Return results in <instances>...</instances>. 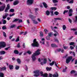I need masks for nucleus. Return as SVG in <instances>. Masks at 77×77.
<instances>
[{
  "label": "nucleus",
  "instance_id": "obj_1",
  "mask_svg": "<svg viewBox=\"0 0 77 77\" xmlns=\"http://www.w3.org/2000/svg\"><path fill=\"white\" fill-rule=\"evenodd\" d=\"M41 50L40 49H38L35 52V53H34L32 55V61L33 62L36 60V58L35 57L36 56H38L40 54H41V52H39Z\"/></svg>",
  "mask_w": 77,
  "mask_h": 77
},
{
  "label": "nucleus",
  "instance_id": "obj_2",
  "mask_svg": "<svg viewBox=\"0 0 77 77\" xmlns=\"http://www.w3.org/2000/svg\"><path fill=\"white\" fill-rule=\"evenodd\" d=\"M31 45L32 47H39V45L38 42L36 41V39H35L33 40V43Z\"/></svg>",
  "mask_w": 77,
  "mask_h": 77
},
{
  "label": "nucleus",
  "instance_id": "obj_3",
  "mask_svg": "<svg viewBox=\"0 0 77 77\" xmlns=\"http://www.w3.org/2000/svg\"><path fill=\"white\" fill-rule=\"evenodd\" d=\"M40 71L39 70H36L34 71V73L35 74L34 75V77H38L40 75Z\"/></svg>",
  "mask_w": 77,
  "mask_h": 77
},
{
  "label": "nucleus",
  "instance_id": "obj_4",
  "mask_svg": "<svg viewBox=\"0 0 77 77\" xmlns=\"http://www.w3.org/2000/svg\"><path fill=\"white\" fill-rule=\"evenodd\" d=\"M6 47V44L4 42H0V49H1V48H4Z\"/></svg>",
  "mask_w": 77,
  "mask_h": 77
},
{
  "label": "nucleus",
  "instance_id": "obj_5",
  "mask_svg": "<svg viewBox=\"0 0 77 77\" xmlns=\"http://www.w3.org/2000/svg\"><path fill=\"white\" fill-rule=\"evenodd\" d=\"M33 3V0H27V4L28 5H32Z\"/></svg>",
  "mask_w": 77,
  "mask_h": 77
},
{
  "label": "nucleus",
  "instance_id": "obj_6",
  "mask_svg": "<svg viewBox=\"0 0 77 77\" xmlns=\"http://www.w3.org/2000/svg\"><path fill=\"white\" fill-rule=\"evenodd\" d=\"M72 59V57H69L66 60V63H69V62H70V60Z\"/></svg>",
  "mask_w": 77,
  "mask_h": 77
},
{
  "label": "nucleus",
  "instance_id": "obj_7",
  "mask_svg": "<svg viewBox=\"0 0 77 77\" xmlns=\"http://www.w3.org/2000/svg\"><path fill=\"white\" fill-rule=\"evenodd\" d=\"M73 10L72 9H70L69 10V11L68 12V14H69V17H71L72 16V13L73 12Z\"/></svg>",
  "mask_w": 77,
  "mask_h": 77
},
{
  "label": "nucleus",
  "instance_id": "obj_8",
  "mask_svg": "<svg viewBox=\"0 0 77 77\" xmlns=\"http://www.w3.org/2000/svg\"><path fill=\"white\" fill-rule=\"evenodd\" d=\"M54 63H55V65L57 67H58V66H57V64L56 63V62L54 61H53L51 63H50L49 65H51V66H52L54 65Z\"/></svg>",
  "mask_w": 77,
  "mask_h": 77
},
{
  "label": "nucleus",
  "instance_id": "obj_9",
  "mask_svg": "<svg viewBox=\"0 0 77 77\" xmlns=\"http://www.w3.org/2000/svg\"><path fill=\"white\" fill-rule=\"evenodd\" d=\"M10 5H9V4H8L7 5V7L5 10V12H8V10L10 9Z\"/></svg>",
  "mask_w": 77,
  "mask_h": 77
},
{
  "label": "nucleus",
  "instance_id": "obj_10",
  "mask_svg": "<svg viewBox=\"0 0 77 77\" xmlns=\"http://www.w3.org/2000/svg\"><path fill=\"white\" fill-rule=\"evenodd\" d=\"M6 8V5H4L3 6H1L0 8L1 9V11H3V10L5 9Z\"/></svg>",
  "mask_w": 77,
  "mask_h": 77
},
{
  "label": "nucleus",
  "instance_id": "obj_11",
  "mask_svg": "<svg viewBox=\"0 0 77 77\" xmlns=\"http://www.w3.org/2000/svg\"><path fill=\"white\" fill-rule=\"evenodd\" d=\"M19 3V1L18 0H15L13 2V5L15 6V5H17Z\"/></svg>",
  "mask_w": 77,
  "mask_h": 77
},
{
  "label": "nucleus",
  "instance_id": "obj_12",
  "mask_svg": "<svg viewBox=\"0 0 77 77\" xmlns=\"http://www.w3.org/2000/svg\"><path fill=\"white\" fill-rule=\"evenodd\" d=\"M28 16L30 18H31V19H33L36 18V16H35L33 15H29Z\"/></svg>",
  "mask_w": 77,
  "mask_h": 77
},
{
  "label": "nucleus",
  "instance_id": "obj_13",
  "mask_svg": "<svg viewBox=\"0 0 77 77\" xmlns=\"http://www.w3.org/2000/svg\"><path fill=\"white\" fill-rule=\"evenodd\" d=\"M6 53V52L4 51H0V55H3Z\"/></svg>",
  "mask_w": 77,
  "mask_h": 77
},
{
  "label": "nucleus",
  "instance_id": "obj_14",
  "mask_svg": "<svg viewBox=\"0 0 77 77\" xmlns=\"http://www.w3.org/2000/svg\"><path fill=\"white\" fill-rule=\"evenodd\" d=\"M0 69H1L2 71H6V67L4 66L2 68H0Z\"/></svg>",
  "mask_w": 77,
  "mask_h": 77
},
{
  "label": "nucleus",
  "instance_id": "obj_15",
  "mask_svg": "<svg viewBox=\"0 0 77 77\" xmlns=\"http://www.w3.org/2000/svg\"><path fill=\"white\" fill-rule=\"evenodd\" d=\"M43 4L45 8H48V6L46 3L45 2H43Z\"/></svg>",
  "mask_w": 77,
  "mask_h": 77
},
{
  "label": "nucleus",
  "instance_id": "obj_16",
  "mask_svg": "<svg viewBox=\"0 0 77 77\" xmlns=\"http://www.w3.org/2000/svg\"><path fill=\"white\" fill-rule=\"evenodd\" d=\"M16 60L17 61L18 63L19 64H20V63H21V60H20V59L17 58Z\"/></svg>",
  "mask_w": 77,
  "mask_h": 77
},
{
  "label": "nucleus",
  "instance_id": "obj_17",
  "mask_svg": "<svg viewBox=\"0 0 77 77\" xmlns=\"http://www.w3.org/2000/svg\"><path fill=\"white\" fill-rule=\"evenodd\" d=\"M50 13L48 10H47L46 12V15H47L48 16V15H50Z\"/></svg>",
  "mask_w": 77,
  "mask_h": 77
},
{
  "label": "nucleus",
  "instance_id": "obj_18",
  "mask_svg": "<svg viewBox=\"0 0 77 77\" xmlns=\"http://www.w3.org/2000/svg\"><path fill=\"white\" fill-rule=\"evenodd\" d=\"M32 21L33 22V23H34V24H38V22L35 21V20H32Z\"/></svg>",
  "mask_w": 77,
  "mask_h": 77
},
{
  "label": "nucleus",
  "instance_id": "obj_19",
  "mask_svg": "<svg viewBox=\"0 0 77 77\" xmlns=\"http://www.w3.org/2000/svg\"><path fill=\"white\" fill-rule=\"evenodd\" d=\"M9 68L11 70L13 69H14V66L11 65H9Z\"/></svg>",
  "mask_w": 77,
  "mask_h": 77
},
{
  "label": "nucleus",
  "instance_id": "obj_20",
  "mask_svg": "<svg viewBox=\"0 0 77 77\" xmlns=\"http://www.w3.org/2000/svg\"><path fill=\"white\" fill-rule=\"evenodd\" d=\"M52 47H57V45L55 44H52L51 45Z\"/></svg>",
  "mask_w": 77,
  "mask_h": 77
},
{
  "label": "nucleus",
  "instance_id": "obj_21",
  "mask_svg": "<svg viewBox=\"0 0 77 77\" xmlns=\"http://www.w3.org/2000/svg\"><path fill=\"white\" fill-rule=\"evenodd\" d=\"M18 20H19V19L16 18L13 21H12V22H13V23H14V22H17L18 21Z\"/></svg>",
  "mask_w": 77,
  "mask_h": 77
},
{
  "label": "nucleus",
  "instance_id": "obj_22",
  "mask_svg": "<svg viewBox=\"0 0 77 77\" xmlns=\"http://www.w3.org/2000/svg\"><path fill=\"white\" fill-rule=\"evenodd\" d=\"M58 74L57 73H56V74H54L53 75V77H58Z\"/></svg>",
  "mask_w": 77,
  "mask_h": 77
},
{
  "label": "nucleus",
  "instance_id": "obj_23",
  "mask_svg": "<svg viewBox=\"0 0 77 77\" xmlns=\"http://www.w3.org/2000/svg\"><path fill=\"white\" fill-rule=\"evenodd\" d=\"M46 69L47 70V71H50L51 69V67H47L46 68Z\"/></svg>",
  "mask_w": 77,
  "mask_h": 77
},
{
  "label": "nucleus",
  "instance_id": "obj_24",
  "mask_svg": "<svg viewBox=\"0 0 77 77\" xmlns=\"http://www.w3.org/2000/svg\"><path fill=\"white\" fill-rule=\"evenodd\" d=\"M54 19L56 20H62V18H54Z\"/></svg>",
  "mask_w": 77,
  "mask_h": 77
},
{
  "label": "nucleus",
  "instance_id": "obj_25",
  "mask_svg": "<svg viewBox=\"0 0 77 77\" xmlns=\"http://www.w3.org/2000/svg\"><path fill=\"white\" fill-rule=\"evenodd\" d=\"M19 53V52H18V51L17 50H15L14 51V53H15L16 54H18Z\"/></svg>",
  "mask_w": 77,
  "mask_h": 77
},
{
  "label": "nucleus",
  "instance_id": "obj_26",
  "mask_svg": "<svg viewBox=\"0 0 77 77\" xmlns=\"http://www.w3.org/2000/svg\"><path fill=\"white\" fill-rule=\"evenodd\" d=\"M66 28V27L65 25H63V30H65Z\"/></svg>",
  "mask_w": 77,
  "mask_h": 77
},
{
  "label": "nucleus",
  "instance_id": "obj_27",
  "mask_svg": "<svg viewBox=\"0 0 77 77\" xmlns=\"http://www.w3.org/2000/svg\"><path fill=\"white\" fill-rule=\"evenodd\" d=\"M20 41V37L19 36L17 37V38L16 40L15 41L16 42H18Z\"/></svg>",
  "mask_w": 77,
  "mask_h": 77
},
{
  "label": "nucleus",
  "instance_id": "obj_28",
  "mask_svg": "<svg viewBox=\"0 0 77 77\" xmlns=\"http://www.w3.org/2000/svg\"><path fill=\"white\" fill-rule=\"evenodd\" d=\"M44 63L45 64L47 63V59L45 58L43 60Z\"/></svg>",
  "mask_w": 77,
  "mask_h": 77
},
{
  "label": "nucleus",
  "instance_id": "obj_29",
  "mask_svg": "<svg viewBox=\"0 0 77 77\" xmlns=\"http://www.w3.org/2000/svg\"><path fill=\"white\" fill-rule=\"evenodd\" d=\"M76 72V71H75L74 70H72L71 72L70 73H71V74H74V73H75Z\"/></svg>",
  "mask_w": 77,
  "mask_h": 77
},
{
  "label": "nucleus",
  "instance_id": "obj_30",
  "mask_svg": "<svg viewBox=\"0 0 77 77\" xmlns=\"http://www.w3.org/2000/svg\"><path fill=\"white\" fill-rule=\"evenodd\" d=\"M70 54H72L73 55V56H75V53H74V52H72V51H71L70 53Z\"/></svg>",
  "mask_w": 77,
  "mask_h": 77
},
{
  "label": "nucleus",
  "instance_id": "obj_31",
  "mask_svg": "<svg viewBox=\"0 0 77 77\" xmlns=\"http://www.w3.org/2000/svg\"><path fill=\"white\" fill-rule=\"evenodd\" d=\"M59 13L57 11H55L54 12V14L55 15H57L59 14Z\"/></svg>",
  "mask_w": 77,
  "mask_h": 77
},
{
  "label": "nucleus",
  "instance_id": "obj_32",
  "mask_svg": "<svg viewBox=\"0 0 77 77\" xmlns=\"http://www.w3.org/2000/svg\"><path fill=\"white\" fill-rule=\"evenodd\" d=\"M4 74L2 72L0 73V77H3V75Z\"/></svg>",
  "mask_w": 77,
  "mask_h": 77
},
{
  "label": "nucleus",
  "instance_id": "obj_33",
  "mask_svg": "<svg viewBox=\"0 0 77 77\" xmlns=\"http://www.w3.org/2000/svg\"><path fill=\"white\" fill-rule=\"evenodd\" d=\"M2 29H3V30H5V29H7V28L5 26H2Z\"/></svg>",
  "mask_w": 77,
  "mask_h": 77
},
{
  "label": "nucleus",
  "instance_id": "obj_34",
  "mask_svg": "<svg viewBox=\"0 0 77 77\" xmlns=\"http://www.w3.org/2000/svg\"><path fill=\"white\" fill-rule=\"evenodd\" d=\"M40 36L41 37L43 36V33L42 32H40Z\"/></svg>",
  "mask_w": 77,
  "mask_h": 77
},
{
  "label": "nucleus",
  "instance_id": "obj_35",
  "mask_svg": "<svg viewBox=\"0 0 77 77\" xmlns=\"http://www.w3.org/2000/svg\"><path fill=\"white\" fill-rule=\"evenodd\" d=\"M10 12H14V9H11L10 10Z\"/></svg>",
  "mask_w": 77,
  "mask_h": 77
},
{
  "label": "nucleus",
  "instance_id": "obj_36",
  "mask_svg": "<svg viewBox=\"0 0 77 77\" xmlns=\"http://www.w3.org/2000/svg\"><path fill=\"white\" fill-rule=\"evenodd\" d=\"M74 45V42H71L69 43L70 45Z\"/></svg>",
  "mask_w": 77,
  "mask_h": 77
},
{
  "label": "nucleus",
  "instance_id": "obj_37",
  "mask_svg": "<svg viewBox=\"0 0 77 77\" xmlns=\"http://www.w3.org/2000/svg\"><path fill=\"white\" fill-rule=\"evenodd\" d=\"M44 31L45 32L46 34H47V32H48V30H47V29H45Z\"/></svg>",
  "mask_w": 77,
  "mask_h": 77
},
{
  "label": "nucleus",
  "instance_id": "obj_38",
  "mask_svg": "<svg viewBox=\"0 0 77 77\" xmlns=\"http://www.w3.org/2000/svg\"><path fill=\"white\" fill-rule=\"evenodd\" d=\"M40 43H41L42 44H45V41H42L40 42Z\"/></svg>",
  "mask_w": 77,
  "mask_h": 77
},
{
  "label": "nucleus",
  "instance_id": "obj_39",
  "mask_svg": "<svg viewBox=\"0 0 77 77\" xmlns=\"http://www.w3.org/2000/svg\"><path fill=\"white\" fill-rule=\"evenodd\" d=\"M19 68H20V67H19V66H16L15 67V69H16L17 70L18 69H19Z\"/></svg>",
  "mask_w": 77,
  "mask_h": 77
},
{
  "label": "nucleus",
  "instance_id": "obj_40",
  "mask_svg": "<svg viewBox=\"0 0 77 77\" xmlns=\"http://www.w3.org/2000/svg\"><path fill=\"white\" fill-rule=\"evenodd\" d=\"M68 12V10H66L64 11L63 14H65V13Z\"/></svg>",
  "mask_w": 77,
  "mask_h": 77
},
{
  "label": "nucleus",
  "instance_id": "obj_41",
  "mask_svg": "<svg viewBox=\"0 0 77 77\" xmlns=\"http://www.w3.org/2000/svg\"><path fill=\"white\" fill-rule=\"evenodd\" d=\"M6 20H3V24H6Z\"/></svg>",
  "mask_w": 77,
  "mask_h": 77
},
{
  "label": "nucleus",
  "instance_id": "obj_42",
  "mask_svg": "<svg viewBox=\"0 0 77 77\" xmlns=\"http://www.w3.org/2000/svg\"><path fill=\"white\" fill-rule=\"evenodd\" d=\"M53 2L54 3H57L58 1L57 0H53Z\"/></svg>",
  "mask_w": 77,
  "mask_h": 77
},
{
  "label": "nucleus",
  "instance_id": "obj_43",
  "mask_svg": "<svg viewBox=\"0 0 77 77\" xmlns=\"http://www.w3.org/2000/svg\"><path fill=\"white\" fill-rule=\"evenodd\" d=\"M3 35L4 36V37H6V33L5 32H3Z\"/></svg>",
  "mask_w": 77,
  "mask_h": 77
},
{
  "label": "nucleus",
  "instance_id": "obj_44",
  "mask_svg": "<svg viewBox=\"0 0 77 77\" xmlns=\"http://www.w3.org/2000/svg\"><path fill=\"white\" fill-rule=\"evenodd\" d=\"M17 48H20V43H19L17 45Z\"/></svg>",
  "mask_w": 77,
  "mask_h": 77
},
{
  "label": "nucleus",
  "instance_id": "obj_45",
  "mask_svg": "<svg viewBox=\"0 0 77 77\" xmlns=\"http://www.w3.org/2000/svg\"><path fill=\"white\" fill-rule=\"evenodd\" d=\"M56 7H52L51 8V9L52 10H56Z\"/></svg>",
  "mask_w": 77,
  "mask_h": 77
},
{
  "label": "nucleus",
  "instance_id": "obj_46",
  "mask_svg": "<svg viewBox=\"0 0 77 77\" xmlns=\"http://www.w3.org/2000/svg\"><path fill=\"white\" fill-rule=\"evenodd\" d=\"M25 70H26V71H27V70H28V67H27V66L26 65H25Z\"/></svg>",
  "mask_w": 77,
  "mask_h": 77
},
{
  "label": "nucleus",
  "instance_id": "obj_47",
  "mask_svg": "<svg viewBox=\"0 0 77 77\" xmlns=\"http://www.w3.org/2000/svg\"><path fill=\"white\" fill-rule=\"evenodd\" d=\"M18 22L19 23H23V21L21 19H19V20H18Z\"/></svg>",
  "mask_w": 77,
  "mask_h": 77
},
{
  "label": "nucleus",
  "instance_id": "obj_48",
  "mask_svg": "<svg viewBox=\"0 0 77 77\" xmlns=\"http://www.w3.org/2000/svg\"><path fill=\"white\" fill-rule=\"evenodd\" d=\"M73 2H74V0H71V1L69 2V3L72 4L73 3Z\"/></svg>",
  "mask_w": 77,
  "mask_h": 77
},
{
  "label": "nucleus",
  "instance_id": "obj_49",
  "mask_svg": "<svg viewBox=\"0 0 77 77\" xmlns=\"http://www.w3.org/2000/svg\"><path fill=\"white\" fill-rule=\"evenodd\" d=\"M27 53H28V54H30L32 53V52L31 51H28L27 52Z\"/></svg>",
  "mask_w": 77,
  "mask_h": 77
},
{
  "label": "nucleus",
  "instance_id": "obj_50",
  "mask_svg": "<svg viewBox=\"0 0 77 77\" xmlns=\"http://www.w3.org/2000/svg\"><path fill=\"white\" fill-rule=\"evenodd\" d=\"M46 39L47 40H50V37L48 36H47L46 37Z\"/></svg>",
  "mask_w": 77,
  "mask_h": 77
},
{
  "label": "nucleus",
  "instance_id": "obj_51",
  "mask_svg": "<svg viewBox=\"0 0 77 77\" xmlns=\"http://www.w3.org/2000/svg\"><path fill=\"white\" fill-rule=\"evenodd\" d=\"M15 25H11L10 27L11 28H14V27H15Z\"/></svg>",
  "mask_w": 77,
  "mask_h": 77
},
{
  "label": "nucleus",
  "instance_id": "obj_52",
  "mask_svg": "<svg viewBox=\"0 0 77 77\" xmlns=\"http://www.w3.org/2000/svg\"><path fill=\"white\" fill-rule=\"evenodd\" d=\"M76 20L74 21V22L75 23H77V16L75 17Z\"/></svg>",
  "mask_w": 77,
  "mask_h": 77
},
{
  "label": "nucleus",
  "instance_id": "obj_53",
  "mask_svg": "<svg viewBox=\"0 0 77 77\" xmlns=\"http://www.w3.org/2000/svg\"><path fill=\"white\" fill-rule=\"evenodd\" d=\"M68 46H64L63 47V48H64V49H65V50H66V49H67V48H68Z\"/></svg>",
  "mask_w": 77,
  "mask_h": 77
},
{
  "label": "nucleus",
  "instance_id": "obj_54",
  "mask_svg": "<svg viewBox=\"0 0 77 77\" xmlns=\"http://www.w3.org/2000/svg\"><path fill=\"white\" fill-rule=\"evenodd\" d=\"M23 47L24 48H25V43H23Z\"/></svg>",
  "mask_w": 77,
  "mask_h": 77
},
{
  "label": "nucleus",
  "instance_id": "obj_55",
  "mask_svg": "<svg viewBox=\"0 0 77 77\" xmlns=\"http://www.w3.org/2000/svg\"><path fill=\"white\" fill-rule=\"evenodd\" d=\"M71 30H73V31H76L77 30V28L71 29Z\"/></svg>",
  "mask_w": 77,
  "mask_h": 77
},
{
  "label": "nucleus",
  "instance_id": "obj_56",
  "mask_svg": "<svg viewBox=\"0 0 77 77\" xmlns=\"http://www.w3.org/2000/svg\"><path fill=\"white\" fill-rule=\"evenodd\" d=\"M51 35H52V33H49L48 34L49 36H49V37H51Z\"/></svg>",
  "mask_w": 77,
  "mask_h": 77
},
{
  "label": "nucleus",
  "instance_id": "obj_57",
  "mask_svg": "<svg viewBox=\"0 0 77 77\" xmlns=\"http://www.w3.org/2000/svg\"><path fill=\"white\" fill-rule=\"evenodd\" d=\"M3 19H6V17L5 15L3 16Z\"/></svg>",
  "mask_w": 77,
  "mask_h": 77
},
{
  "label": "nucleus",
  "instance_id": "obj_58",
  "mask_svg": "<svg viewBox=\"0 0 77 77\" xmlns=\"http://www.w3.org/2000/svg\"><path fill=\"white\" fill-rule=\"evenodd\" d=\"M50 12L51 14V15H53V11H51Z\"/></svg>",
  "mask_w": 77,
  "mask_h": 77
},
{
  "label": "nucleus",
  "instance_id": "obj_59",
  "mask_svg": "<svg viewBox=\"0 0 77 77\" xmlns=\"http://www.w3.org/2000/svg\"><path fill=\"white\" fill-rule=\"evenodd\" d=\"M70 48H71V50H73V49H74V47H72V46H70Z\"/></svg>",
  "mask_w": 77,
  "mask_h": 77
},
{
  "label": "nucleus",
  "instance_id": "obj_60",
  "mask_svg": "<svg viewBox=\"0 0 77 77\" xmlns=\"http://www.w3.org/2000/svg\"><path fill=\"white\" fill-rule=\"evenodd\" d=\"M57 35H59V33H57V34H54V36H57Z\"/></svg>",
  "mask_w": 77,
  "mask_h": 77
},
{
  "label": "nucleus",
  "instance_id": "obj_61",
  "mask_svg": "<svg viewBox=\"0 0 77 77\" xmlns=\"http://www.w3.org/2000/svg\"><path fill=\"white\" fill-rule=\"evenodd\" d=\"M69 21L70 23H72V20H71V19L69 18Z\"/></svg>",
  "mask_w": 77,
  "mask_h": 77
},
{
  "label": "nucleus",
  "instance_id": "obj_62",
  "mask_svg": "<svg viewBox=\"0 0 77 77\" xmlns=\"http://www.w3.org/2000/svg\"><path fill=\"white\" fill-rule=\"evenodd\" d=\"M38 10H39V9H38V8H36L35 9V12H36V11H38Z\"/></svg>",
  "mask_w": 77,
  "mask_h": 77
},
{
  "label": "nucleus",
  "instance_id": "obj_63",
  "mask_svg": "<svg viewBox=\"0 0 77 77\" xmlns=\"http://www.w3.org/2000/svg\"><path fill=\"white\" fill-rule=\"evenodd\" d=\"M61 51L62 53H64V50H63V49H61Z\"/></svg>",
  "mask_w": 77,
  "mask_h": 77
},
{
  "label": "nucleus",
  "instance_id": "obj_64",
  "mask_svg": "<svg viewBox=\"0 0 77 77\" xmlns=\"http://www.w3.org/2000/svg\"><path fill=\"white\" fill-rule=\"evenodd\" d=\"M5 15L6 17H8V16L9 15V14H8V13H5Z\"/></svg>",
  "mask_w": 77,
  "mask_h": 77
}]
</instances>
